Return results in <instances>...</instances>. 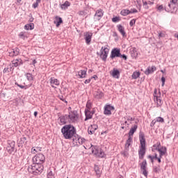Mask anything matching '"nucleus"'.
Listing matches in <instances>:
<instances>
[{"instance_id": "1", "label": "nucleus", "mask_w": 178, "mask_h": 178, "mask_svg": "<svg viewBox=\"0 0 178 178\" xmlns=\"http://www.w3.org/2000/svg\"><path fill=\"white\" fill-rule=\"evenodd\" d=\"M61 133L66 140H70L76 134V128L72 124L65 125L61 129Z\"/></svg>"}, {"instance_id": "2", "label": "nucleus", "mask_w": 178, "mask_h": 178, "mask_svg": "<svg viewBox=\"0 0 178 178\" xmlns=\"http://www.w3.org/2000/svg\"><path fill=\"white\" fill-rule=\"evenodd\" d=\"M139 140L140 143V146L138 150L139 159H144L147 149L145 147V135L143 132H140L139 134Z\"/></svg>"}, {"instance_id": "3", "label": "nucleus", "mask_w": 178, "mask_h": 178, "mask_svg": "<svg viewBox=\"0 0 178 178\" xmlns=\"http://www.w3.org/2000/svg\"><path fill=\"white\" fill-rule=\"evenodd\" d=\"M152 152H156L158 151L160 158L163 156H168V149L165 146L161 145V142H157L152 147Z\"/></svg>"}, {"instance_id": "4", "label": "nucleus", "mask_w": 178, "mask_h": 178, "mask_svg": "<svg viewBox=\"0 0 178 178\" xmlns=\"http://www.w3.org/2000/svg\"><path fill=\"white\" fill-rule=\"evenodd\" d=\"M42 170H44V167L42 165H39L35 163H33L28 168V172L35 175L42 173Z\"/></svg>"}, {"instance_id": "5", "label": "nucleus", "mask_w": 178, "mask_h": 178, "mask_svg": "<svg viewBox=\"0 0 178 178\" xmlns=\"http://www.w3.org/2000/svg\"><path fill=\"white\" fill-rule=\"evenodd\" d=\"M161 90H156V88L154 90V102L156 106V108H161L163 104V102L161 99Z\"/></svg>"}, {"instance_id": "6", "label": "nucleus", "mask_w": 178, "mask_h": 178, "mask_svg": "<svg viewBox=\"0 0 178 178\" xmlns=\"http://www.w3.org/2000/svg\"><path fill=\"white\" fill-rule=\"evenodd\" d=\"M67 116L69 123H79L80 120L77 111H70Z\"/></svg>"}, {"instance_id": "7", "label": "nucleus", "mask_w": 178, "mask_h": 178, "mask_svg": "<svg viewBox=\"0 0 178 178\" xmlns=\"http://www.w3.org/2000/svg\"><path fill=\"white\" fill-rule=\"evenodd\" d=\"M33 161L34 163H36V165H42V163H44V162H45V156H44L41 153L37 154L33 158Z\"/></svg>"}, {"instance_id": "8", "label": "nucleus", "mask_w": 178, "mask_h": 178, "mask_svg": "<svg viewBox=\"0 0 178 178\" xmlns=\"http://www.w3.org/2000/svg\"><path fill=\"white\" fill-rule=\"evenodd\" d=\"M92 152L96 156H99V158H104L105 156V153L102 151L98 146H95L92 148Z\"/></svg>"}, {"instance_id": "9", "label": "nucleus", "mask_w": 178, "mask_h": 178, "mask_svg": "<svg viewBox=\"0 0 178 178\" xmlns=\"http://www.w3.org/2000/svg\"><path fill=\"white\" fill-rule=\"evenodd\" d=\"M100 52V58L105 62V60H106V58H108V54H109V49L106 47H102Z\"/></svg>"}, {"instance_id": "10", "label": "nucleus", "mask_w": 178, "mask_h": 178, "mask_svg": "<svg viewBox=\"0 0 178 178\" xmlns=\"http://www.w3.org/2000/svg\"><path fill=\"white\" fill-rule=\"evenodd\" d=\"M8 147H7V151L10 153L12 154V152H15V147L16 145V143L13 140H8Z\"/></svg>"}, {"instance_id": "11", "label": "nucleus", "mask_w": 178, "mask_h": 178, "mask_svg": "<svg viewBox=\"0 0 178 178\" xmlns=\"http://www.w3.org/2000/svg\"><path fill=\"white\" fill-rule=\"evenodd\" d=\"M165 12H170V13H176L177 12V6H173V4H170L165 7Z\"/></svg>"}, {"instance_id": "12", "label": "nucleus", "mask_w": 178, "mask_h": 178, "mask_svg": "<svg viewBox=\"0 0 178 178\" xmlns=\"http://www.w3.org/2000/svg\"><path fill=\"white\" fill-rule=\"evenodd\" d=\"M120 49L115 48L111 51V54L110 58L114 59V58H120Z\"/></svg>"}, {"instance_id": "13", "label": "nucleus", "mask_w": 178, "mask_h": 178, "mask_svg": "<svg viewBox=\"0 0 178 178\" xmlns=\"http://www.w3.org/2000/svg\"><path fill=\"white\" fill-rule=\"evenodd\" d=\"M143 175L147 177L148 176V172L147 171V160H144L140 165Z\"/></svg>"}, {"instance_id": "14", "label": "nucleus", "mask_w": 178, "mask_h": 178, "mask_svg": "<svg viewBox=\"0 0 178 178\" xmlns=\"http://www.w3.org/2000/svg\"><path fill=\"white\" fill-rule=\"evenodd\" d=\"M148 159H149L152 162V163H154V160L156 159L158 161L159 163H161L162 162L161 159L163 157H161L160 156H158V154L156 153L154 154V156L149 155L147 156Z\"/></svg>"}, {"instance_id": "15", "label": "nucleus", "mask_w": 178, "mask_h": 178, "mask_svg": "<svg viewBox=\"0 0 178 178\" xmlns=\"http://www.w3.org/2000/svg\"><path fill=\"white\" fill-rule=\"evenodd\" d=\"M112 111H115V107L111 105H106L104 106V115H112Z\"/></svg>"}, {"instance_id": "16", "label": "nucleus", "mask_w": 178, "mask_h": 178, "mask_svg": "<svg viewBox=\"0 0 178 178\" xmlns=\"http://www.w3.org/2000/svg\"><path fill=\"white\" fill-rule=\"evenodd\" d=\"M84 38L86 44L90 45L91 43V38H92V33L91 32H86L84 33Z\"/></svg>"}, {"instance_id": "17", "label": "nucleus", "mask_w": 178, "mask_h": 178, "mask_svg": "<svg viewBox=\"0 0 178 178\" xmlns=\"http://www.w3.org/2000/svg\"><path fill=\"white\" fill-rule=\"evenodd\" d=\"M50 84L53 88H56V86H59V84H60V82L56 78L51 77L50 79Z\"/></svg>"}, {"instance_id": "18", "label": "nucleus", "mask_w": 178, "mask_h": 178, "mask_svg": "<svg viewBox=\"0 0 178 178\" xmlns=\"http://www.w3.org/2000/svg\"><path fill=\"white\" fill-rule=\"evenodd\" d=\"M19 52H20L19 48L12 49L8 51V56L11 57L17 56Z\"/></svg>"}, {"instance_id": "19", "label": "nucleus", "mask_w": 178, "mask_h": 178, "mask_svg": "<svg viewBox=\"0 0 178 178\" xmlns=\"http://www.w3.org/2000/svg\"><path fill=\"white\" fill-rule=\"evenodd\" d=\"M20 65H23V60H22L21 58L14 59L11 63L13 67H17V66H20Z\"/></svg>"}, {"instance_id": "20", "label": "nucleus", "mask_w": 178, "mask_h": 178, "mask_svg": "<svg viewBox=\"0 0 178 178\" xmlns=\"http://www.w3.org/2000/svg\"><path fill=\"white\" fill-rule=\"evenodd\" d=\"M129 125L130 124L127 122L126 118H124V119H122L121 121V129H122V130H127Z\"/></svg>"}, {"instance_id": "21", "label": "nucleus", "mask_w": 178, "mask_h": 178, "mask_svg": "<svg viewBox=\"0 0 178 178\" xmlns=\"http://www.w3.org/2000/svg\"><path fill=\"white\" fill-rule=\"evenodd\" d=\"M102 16H104V10L102 9L97 10L95 14V17H97V20H101Z\"/></svg>"}, {"instance_id": "22", "label": "nucleus", "mask_w": 178, "mask_h": 178, "mask_svg": "<svg viewBox=\"0 0 178 178\" xmlns=\"http://www.w3.org/2000/svg\"><path fill=\"white\" fill-rule=\"evenodd\" d=\"M137 129H138V126H137V124H134L133 127H131L128 134V137H133L134 133L137 131Z\"/></svg>"}, {"instance_id": "23", "label": "nucleus", "mask_w": 178, "mask_h": 178, "mask_svg": "<svg viewBox=\"0 0 178 178\" xmlns=\"http://www.w3.org/2000/svg\"><path fill=\"white\" fill-rule=\"evenodd\" d=\"M97 129H98V125H97V124L90 125L88 129L89 134H94V133L95 132V130H97Z\"/></svg>"}, {"instance_id": "24", "label": "nucleus", "mask_w": 178, "mask_h": 178, "mask_svg": "<svg viewBox=\"0 0 178 178\" xmlns=\"http://www.w3.org/2000/svg\"><path fill=\"white\" fill-rule=\"evenodd\" d=\"M155 70H156V67L153 65L152 67H149L145 72V74H146L148 76L149 74L154 73Z\"/></svg>"}, {"instance_id": "25", "label": "nucleus", "mask_w": 178, "mask_h": 178, "mask_svg": "<svg viewBox=\"0 0 178 178\" xmlns=\"http://www.w3.org/2000/svg\"><path fill=\"white\" fill-rule=\"evenodd\" d=\"M56 20L54 21V24H56V27H59L62 23H63V20L60 17L56 16L55 17Z\"/></svg>"}, {"instance_id": "26", "label": "nucleus", "mask_w": 178, "mask_h": 178, "mask_svg": "<svg viewBox=\"0 0 178 178\" xmlns=\"http://www.w3.org/2000/svg\"><path fill=\"white\" fill-rule=\"evenodd\" d=\"M86 118L85 120H88V119L92 118V113H91V110L85 109Z\"/></svg>"}, {"instance_id": "27", "label": "nucleus", "mask_w": 178, "mask_h": 178, "mask_svg": "<svg viewBox=\"0 0 178 178\" xmlns=\"http://www.w3.org/2000/svg\"><path fill=\"white\" fill-rule=\"evenodd\" d=\"M60 122L61 124H66V123H69V118L67 115H65L60 118Z\"/></svg>"}, {"instance_id": "28", "label": "nucleus", "mask_w": 178, "mask_h": 178, "mask_svg": "<svg viewBox=\"0 0 178 178\" xmlns=\"http://www.w3.org/2000/svg\"><path fill=\"white\" fill-rule=\"evenodd\" d=\"M132 141H133V138L128 136V139L127 140L125 146H124L125 149H129V147L131 145Z\"/></svg>"}, {"instance_id": "29", "label": "nucleus", "mask_w": 178, "mask_h": 178, "mask_svg": "<svg viewBox=\"0 0 178 178\" xmlns=\"http://www.w3.org/2000/svg\"><path fill=\"white\" fill-rule=\"evenodd\" d=\"M78 76L79 79H84L87 76V70H81L78 72Z\"/></svg>"}, {"instance_id": "30", "label": "nucleus", "mask_w": 178, "mask_h": 178, "mask_svg": "<svg viewBox=\"0 0 178 178\" xmlns=\"http://www.w3.org/2000/svg\"><path fill=\"white\" fill-rule=\"evenodd\" d=\"M118 31L122 34L123 37L126 35V31H124V27L122 25H118Z\"/></svg>"}, {"instance_id": "31", "label": "nucleus", "mask_w": 178, "mask_h": 178, "mask_svg": "<svg viewBox=\"0 0 178 178\" xmlns=\"http://www.w3.org/2000/svg\"><path fill=\"white\" fill-rule=\"evenodd\" d=\"M41 149H42L41 147H33L31 149V154H33V155H35V154H38V152H41Z\"/></svg>"}, {"instance_id": "32", "label": "nucleus", "mask_w": 178, "mask_h": 178, "mask_svg": "<svg viewBox=\"0 0 178 178\" xmlns=\"http://www.w3.org/2000/svg\"><path fill=\"white\" fill-rule=\"evenodd\" d=\"M69 6H70V2H69L68 1H66L63 4L60 5L61 9L64 10H66V9L69 8Z\"/></svg>"}, {"instance_id": "33", "label": "nucleus", "mask_w": 178, "mask_h": 178, "mask_svg": "<svg viewBox=\"0 0 178 178\" xmlns=\"http://www.w3.org/2000/svg\"><path fill=\"white\" fill-rule=\"evenodd\" d=\"M94 170H95L97 176H99V177L101 176V173H102L101 168H99V167L98 165H95L94 167Z\"/></svg>"}, {"instance_id": "34", "label": "nucleus", "mask_w": 178, "mask_h": 178, "mask_svg": "<svg viewBox=\"0 0 178 178\" xmlns=\"http://www.w3.org/2000/svg\"><path fill=\"white\" fill-rule=\"evenodd\" d=\"M119 74H120V72L118 70H113L112 72V76L115 79H119Z\"/></svg>"}, {"instance_id": "35", "label": "nucleus", "mask_w": 178, "mask_h": 178, "mask_svg": "<svg viewBox=\"0 0 178 178\" xmlns=\"http://www.w3.org/2000/svg\"><path fill=\"white\" fill-rule=\"evenodd\" d=\"M33 29H34L33 23L27 24L24 26L25 30H33Z\"/></svg>"}, {"instance_id": "36", "label": "nucleus", "mask_w": 178, "mask_h": 178, "mask_svg": "<svg viewBox=\"0 0 178 178\" xmlns=\"http://www.w3.org/2000/svg\"><path fill=\"white\" fill-rule=\"evenodd\" d=\"M95 96L96 98H102L104 97V92L98 90L95 92Z\"/></svg>"}, {"instance_id": "37", "label": "nucleus", "mask_w": 178, "mask_h": 178, "mask_svg": "<svg viewBox=\"0 0 178 178\" xmlns=\"http://www.w3.org/2000/svg\"><path fill=\"white\" fill-rule=\"evenodd\" d=\"M156 9L157 12H162V10H164L165 7H163V5L162 4L161 5L157 4L156 6Z\"/></svg>"}, {"instance_id": "38", "label": "nucleus", "mask_w": 178, "mask_h": 178, "mask_svg": "<svg viewBox=\"0 0 178 178\" xmlns=\"http://www.w3.org/2000/svg\"><path fill=\"white\" fill-rule=\"evenodd\" d=\"M19 37L22 40H26V38H27V33H26V32H20L19 34Z\"/></svg>"}, {"instance_id": "39", "label": "nucleus", "mask_w": 178, "mask_h": 178, "mask_svg": "<svg viewBox=\"0 0 178 178\" xmlns=\"http://www.w3.org/2000/svg\"><path fill=\"white\" fill-rule=\"evenodd\" d=\"M132 79L134 80L138 79L140 77V72H134L131 76Z\"/></svg>"}, {"instance_id": "40", "label": "nucleus", "mask_w": 178, "mask_h": 178, "mask_svg": "<svg viewBox=\"0 0 178 178\" xmlns=\"http://www.w3.org/2000/svg\"><path fill=\"white\" fill-rule=\"evenodd\" d=\"M153 172L154 173H156V175H159V173H161V167H159V166H158V167L154 166L153 168Z\"/></svg>"}, {"instance_id": "41", "label": "nucleus", "mask_w": 178, "mask_h": 178, "mask_svg": "<svg viewBox=\"0 0 178 178\" xmlns=\"http://www.w3.org/2000/svg\"><path fill=\"white\" fill-rule=\"evenodd\" d=\"M122 16H127V15H130V10H122L121 11Z\"/></svg>"}, {"instance_id": "42", "label": "nucleus", "mask_w": 178, "mask_h": 178, "mask_svg": "<svg viewBox=\"0 0 178 178\" xmlns=\"http://www.w3.org/2000/svg\"><path fill=\"white\" fill-rule=\"evenodd\" d=\"M121 154L123 155V156L127 158V156H129V149L124 148V150L121 152Z\"/></svg>"}, {"instance_id": "43", "label": "nucleus", "mask_w": 178, "mask_h": 178, "mask_svg": "<svg viewBox=\"0 0 178 178\" xmlns=\"http://www.w3.org/2000/svg\"><path fill=\"white\" fill-rule=\"evenodd\" d=\"M142 2L145 9H149V6H148V2H147V0H142Z\"/></svg>"}, {"instance_id": "44", "label": "nucleus", "mask_w": 178, "mask_h": 178, "mask_svg": "<svg viewBox=\"0 0 178 178\" xmlns=\"http://www.w3.org/2000/svg\"><path fill=\"white\" fill-rule=\"evenodd\" d=\"M26 78L29 81H33L34 80V77H33V74L28 73L26 74Z\"/></svg>"}, {"instance_id": "45", "label": "nucleus", "mask_w": 178, "mask_h": 178, "mask_svg": "<svg viewBox=\"0 0 178 178\" xmlns=\"http://www.w3.org/2000/svg\"><path fill=\"white\" fill-rule=\"evenodd\" d=\"M77 141L81 145L86 143V139L84 138H78Z\"/></svg>"}, {"instance_id": "46", "label": "nucleus", "mask_w": 178, "mask_h": 178, "mask_svg": "<svg viewBox=\"0 0 178 178\" xmlns=\"http://www.w3.org/2000/svg\"><path fill=\"white\" fill-rule=\"evenodd\" d=\"M41 3V0H36L35 3L33 4V8L35 9L36 8H38V4Z\"/></svg>"}, {"instance_id": "47", "label": "nucleus", "mask_w": 178, "mask_h": 178, "mask_svg": "<svg viewBox=\"0 0 178 178\" xmlns=\"http://www.w3.org/2000/svg\"><path fill=\"white\" fill-rule=\"evenodd\" d=\"M169 3L172 6H177V0H170Z\"/></svg>"}, {"instance_id": "48", "label": "nucleus", "mask_w": 178, "mask_h": 178, "mask_svg": "<svg viewBox=\"0 0 178 178\" xmlns=\"http://www.w3.org/2000/svg\"><path fill=\"white\" fill-rule=\"evenodd\" d=\"M156 122H160L161 123H163L165 122V120L162 117H157L155 120Z\"/></svg>"}, {"instance_id": "49", "label": "nucleus", "mask_w": 178, "mask_h": 178, "mask_svg": "<svg viewBox=\"0 0 178 178\" xmlns=\"http://www.w3.org/2000/svg\"><path fill=\"white\" fill-rule=\"evenodd\" d=\"M47 178H55V175L52 171H49L47 174Z\"/></svg>"}, {"instance_id": "50", "label": "nucleus", "mask_w": 178, "mask_h": 178, "mask_svg": "<svg viewBox=\"0 0 178 178\" xmlns=\"http://www.w3.org/2000/svg\"><path fill=\"white\" fill-rule=\"evenodd\" d=\"M86 109H88V111H91V102L90 101H88V102L86 104Z\"/></svg>"}, {"instance_id": "51", "label": "nucleus", "mask_w": 178, "mask_h": 178, "mask_svg": "<svg viewBox=\"0 0 178 178\" xmlns=\"http://www.w3.org/2000/svg\"><path fill=\"white\" fill-rule=\"evenodd\" d=\"M125 119H126V121L129 122V123H131V122H133V120H134V118H133L130 116L125 117Z\"/></svg>"}, {"instance_id": "52", "label": "nucleus", "mask_w": 178, "mask_h": 178, "mask_svg": "<svg viewBox=\"0 0 178 178\" xmlns=\"http://www.w3.org/2000/svg\"><path fill=\"white\" fill-rule=\"evenodd\" d=\"M26 137L23 136L22 138H21L20 141L21 143H19L21 145L24 144V143H26Z\"/></svg>"}, {"instance_id": "53", "label": "nucleus", "mask_w": 178, "mask_h": 178, "mask_svg": "<svg viewBox=\"0 0 178 178\" xmlns=\"http://www.w3.org/2000/svg\"><path fill=\"white\" fill-rule=\"evenodd\" d=\"M119 20H120V19H119V17H115L112 18V22H113V23H116L119 22Z\"/></svg>"}, {"instance_id": "54", "label": "nucleus", "mask_w": 178, "mask_h": 178, "mask_svg": "<svg viewBox=\"0 0 178 178\" xmlns=\"http://www.w3.org/2000/svg\"><path fill=\"white\" fill-rule=\"evenodd\" d=\"M129 24L131 26V27H133V26H134L136 24V19H132L130 21Z\"/></svg>"}, {"instance_id": "55", "label": "nucleus", "mask_w": 178, "mask_h": 178, "mask_svg": "<svg viewBox=\"0 0 178 178\" xmlns=\"http://www.w3.org/2000/svg\"><path fill=\"white\" fill-rule=\"evenodd\" d=\"M137 12H138V11L137 10V9H136V8H132V9H131V10H129V14H130V13H137Z\"/></svg>"}, {"instance_id": "56", "label": "nucleus", "mask_w": 178, "mask_h": 178, "mask_svg": "<svg viewBox=\"0 0 178 178\" xmlns=\"http://www.w3.org/2000/svg\"><path fill=\"white\" fill-rule=\"evenodd\" d=\"M164 37H165V33H159V38H164Z\"/></svg>"}, {"instance_id": "57", "label": "nucleus", "mask_w": 178, "mask_h": 178, "mask_svg": "<svg viewBox=\"0 0 178 178\" xmlns=\"http://www.w3.org/2000/svg\"><path fill=\"white\" fill-rule=\"evenodd\" d=\"M155 123H156V121L155 120H153L150 123L151 127H154V126H155Z\"/></svg>"}, {"instance_id": "58", "label": "nucleus", "mask_w": 178, "mask_h": 178, "mask_svg": "<svg viewBox=\"0 0 178 178\" xmlns=\"http://www.w3.org/2000/svg\"><path fill=\"white\" fill-rule=\"evenodd\" d=\"M161 81H162V87H163L165 86V77L163 76L161 77Z\"/></svg>"}, {"instance_id": "59", "label": "nucleus", "mask_w": 178, "mask_h": 178, "mask_svg": "<svg viewBox=\"0 0 178 178\" xmlns=\"http://www.w3.org/2000/svg\"><path fill=\"white\" fill-rule=\"evenodd\" d=\"M120 58H122L124 59V60H127V56H126V55H124V54H122H122H120Z\"/></svg>"}, {"instance_id": "60", "label": "nucleus", "mask_w": 178, "mask_h": 178, "mask_svg": "<svg viewBox=\"0 0 178 178\" xmlns=\"http://www.w3.org/2000/svg\"><path fill=\"white\" fill-rule=\"evenodd\" d=\"M9 68L8 67L4 68L3 70V73H9Z\"/></svg>"}, {"instance_id": "61", "label": "nucleus", "mask_w": 178, "mask_h": 178, "mask_svg": "<svg viewBox=\"0 0 178 178\" xmlns=\"http://www.w3.org/2000/svg\"><path fill=\"white\" fill-rule=\"evenodd\" d=\"M15 85L17 86V87H19V88H24V86L19 85V83H17V82H15Z\"/></svg>"}, {"instance_id": "62", "label": "nucleus", "mask_w": 178, "mask_h": 178, "mask_svg": "<svg viewBox=\"0 0 178 178\" xmlns=\"http://www.w3.org/2000/svg\"><path fill=\"white\" fill-rule=\"evenodd\" d=\"M90 82H91V79H86V80L85 81V84H89V83H90Z\"/></svg>"}, {"instance_id": "63", "label": "nucleus", "mask_w": 178, "mask_h": 178, "mask_svg": "<svg viewBox=\"0 0 178 178\" xmlns=\"http://www.w3.org/2000/svg\"><path fill=\"white\" fill-rule=\"evenodd\" d=\"M79 15L83 16V15H84V11H79Z\"/></svg>"}, {"instance_id": "64", "label": "nucleus", "mask_w": 178, "mask_h": 178, "mask_svg": "<svg viewBox=\"0 0 178 178\" xmlns=\"http://www.w3.org/2000/svg\"><path fill=\"white\" fill-rule=\"evenodd\" d=\"M148 5H154V1H148Z\"/></svg>"}]
</instances>
